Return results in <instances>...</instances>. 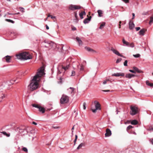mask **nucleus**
I'll return each mask as SVG.
<instances>
[{"instance_id": "obj_44", "label": "nucleus", "mask_w": 153, "mask_h": 153, "mask_svg": "<svg viewBox=\"0 0 153 153\" xmlns=\"http://www.w3.org/2000/svg\"><path fill=\"white\" fill-rule=\"evenodd\" d=\"M19 9H20V10L22 12H25V11H24V9L23 8H22V7H20L19 8Z\"/></svg>"}, {"instance_id": "obj_54", "label": "nucleus", "mask_w": 153, "mask_h": 153, "mask_svg": "<svg viewBox=\"0 0 153 153\" xmlns=\"http://www.w3.org/2000/svg\"><path fill=\"white\" fill-rule=\"evenodd\" d=\"M132 19H134V18L135 14L134 13H132Z\"/></svg>"}, {"instance_id": "obj_30", "label": "nucleus", "mask_w": 153, "mask_h": 153, "mask_svg": "<svg viewBox=\"0 0 153 153\" xmlns=\"http://www.w3.org/2000/svg\"><path fill=\"white\" fill-rule=\"evenodd\" d=\"M153 22V15L151 17L149 24L151 25Z\"/></svg>"}, {"instance_id": "obj_39", "label": "nucleus", "mask_w": 153, "mask_h": 153, "mask_svg": "<svg viewBox=\"0 0 153 153\" xmlns=\"http://www.w3.org/2000/svg\"><path fill=\"white\" fill-rule=\"evenodd\" d=\"M147 130L149 131H153V128L152 127H150L149 128L147 129Z\"/></svg>"}, {"instance_id": "obj_49", "label": "nucleus", "mask_w": 153, "mask_h": 153, "mask_svg": "<svg viewBox=\"0 0 153 153\" xmlns=\"http://www.w3.org/2000/svg\"><path fill=\"white\" fill-rule=\"evenodd\" d=\"M121 59H118L117 60L116 62L117 63H118L119 62H120V61H121Z\"/></svg>"}, {"instance_id": "obj_10", "label": "nucleus", "mask_w": 153, "mask_h": 153, "mask_svg": "<svg viewBox=\"0 0 153 153\" xmlns=\"http://www.w3.org/2000/svg\"><path fill=\"white\" fill-rule=\"evenodd\" d=\"M111 50L114 53L116 54V55L121 57L124 58V57L123 55L120 54L118 51H117L116 50H115L114 48H112L111 49Z\"/></svg>"}, {"instance_id": "obj_64", "label": "nucleus", "mask_w": 153, "mask_h": 153, "mask_svg": "<svg viewBox=\"0 0 153 153\" xmlns=\"http://www.w3.org/2000/svg\"><path fill=\"white\" fill-rule=\"evenodd\" d=\"M76 29V28L75 27H74V28L73 29V30H75Z\"/></svg>"}, {"instance_id": "obj_53", "label": "nucleus", "mask_w": 153, "mask_h": 153, "mask_svg": "<svg viewBox=\"0 0 153 153\" xmlns=\"http://www.w3.org/2000/svg\"><path fill=\"white\" fill-rule=\"evenodd\" d=\"M136 31H138L139 30L140 28V27H137L135 28Z\"/></svg>"}, {"instance_id": "obj_5", "label": "nucleus", "mask_w": 153, "mask_h": 153, "mask_svg": "<svg viewBox=\"0 0 153 153\" xmlns=\"http://www.w3.org/2000/svg\"><path fill=\"white\" fill-rule=\"evenodd\" d=\"M131 111L130 113L131 115H134L137 114L138 112V108L135 106H130Z\"/></svg>"}, {"instance_id": "obj_31", "label": "nucleus", "mask_w": 153, "mask_h": 153, "mask_svg": "<svg viewBox=\"0 0 153 153\" xmlns=\"http://www.w3.org/2000/svg\"><path fill=\"white\" fill-rule=\"evenodd\" d=\"M146 84L147 85L150 86L151 87L153 86V84L152 83H149L148 81H146Z\"/></svg>"}, {"instance_id": "obj_40", "label": "nucleus", "mask_w": 153, "mask_h": 153, "mask_svg": "<svg viewBox=\"0 0 153 153\" xmlns=\"http://www.w3.org/2000/svg\"><path fill=\"white\" fill-rule=\"evenodd\" d=\"M77 139V136L76 135H75V138L74 140V145H75L76 142V141Z\"/></svg>"}, {"instance_id": "obj_18", "label": "nucleus", "mask_w": 153, "mask_h": 153, "mask_svg": "<svg viewBox=\"0 0 153 153\" xmlns=\"http://www.w3.org/2000/svg\"><path fill=\"white\" fill-rule=\"evenodd\" d=\"M122 42H123V43L125 45L128 46H129V42L126 41L123 38V39Z\"/></svg>"}, {"instance_id": "obj_45", "label": "nucleus", "mask_w": 153, "mask_h": 153, "mask_svg": "<svg viewBox=\"0 0 153 153\" xmlns=\"http://www.w3.org/2000/svg\"><path fill=\"white\" fill-rule=\"evenodd\" d=\"M84 70V66L82 65L80 66V71H83Z\"/></svg>"}, {"instance_id": "obj_2", "label": "nucleus", "mask_w": 153, "mask_h": 153, "mask_svg": "<svg viewBox=\"0 0 153 153\" xmlns=\"http://www.w3.org/2000/svg\"><path fill=\"white\" fill-rule=\"evenodd\" d=\"M16 56L18 59L21 60H27L32 58V56L29 53L26 52H24L16 54Z\"/></svg>"}, {"instance_id": "obj_28", "label": "nucleus", "mask_w": 153, "mask_h": 153, "mask_svg": "<svg viewBox=\"0 0 153 153\" xmlns=\"http://www.w3.org/2000/svg\"><path fill=\"white\" fill-rule=\"evenodd\" d=\"M74 88H73L70 87L69 89H68L69 91H70V90H71V91H70L71 93L72 94L74 93Z\"/></svg>"}, {"instance_id": "obj_62", "label": "nucleus", "mask_w": 153, "mask_h": 153, "mask_svg": "<svg viewBox=\"0 0 153 153\" xmlns=\"http://www.w3.org/2000/svg\"><path fill=\"white\" fill-rule=\"evenodd\" d=\"M119 28H121V25L119 24Z\"/></svg>"}, {"instance_id": "obj_52", "label": "nucleus", "mask_w": 153, "mask_h": 153, "mask_svg": "<svg viewBox=\"0 0 153 153\" xmlns=\"http://www.w3.org/2000/svg\"><path fill=\"white\" fill-rule=\"evenodd\" d=\"M123 1L125 3H128L129 2V0H123Z\"/></svg>"}, {"instance_id": "obj_22", "label": "nucleus", "mask_w": 153, "mask_h": 153, "mask_svg": "<svg viewBox=\"0 0 153 153\" xmlns=\"http://www.w3.org/2000/svg\"><path fill=\"white\" fill-rule=\"evenodd\" d=\"M86 14V13L85 11L82 12L81 13H80L79 14V15L80 16V18L81 19H83V15H85Z\"/></svg>"}, {"instance_id": "obj_60", "label": "nucleus", "mask_w": 153, "mask_h": 153, "mask_svg": "<svg viewBox=\"0 0 153 153\" xmlns=\"http://www.w3.org/2000/svg\"><path fill=\"white\" fill-rule=\"evenodd\" d=\"M7 14L8 15H13V14H12V13H7Z\"/></svg>"}, {"instance_id": "obj_11", "label": "nucleus", "mask_w": 153, "mask_h": 153, "mask_svg": "<svg viewBox=\"0 0 153 153\" xmlns=\"http://www.w3.org/2000/svg\"><path fill=\"white\" fill-rule=\"evenodd\" d=\"M106 132L105 134V136L106 137H109L111 135V132L109 129H106Z\"/></svg>"}, {"instance_id": "obj_47", "label": "nucleus", "mask_w": 153, "mask_h": 153, "mask_svg": "<svg viewBox=\"0 0 153 153\" xmlns=\"http://www.w3.org/2000/svg\"><path fill=\"white\" fill-rule=\"evenodd\" d=\"M48 17H51V19H55L56 18L55 16H53L51 15H48Z\"/></svg>"}, {"instance_id": "obj_16", "label": "nucleus", "mask_w": 153, "mask_h": 153, "mask_svg": "<svg viewBox=\"0 0 153 153\" xmlns=\"http://www.w3.org/2000/svg\"><path fill=\"white\" fill-rule=\"evenodd\" d=\"M91 18V17L90 16L88 18L85 19L83 21V23L84 24L88 23L90 21Z\"/></svg>"}, {"instance_id": "obj_13", "label": "nucleus", "mask_w": 153, "mask_h": 153, "mask_svg": "<svg viewBox=\"0 0 153 153\" xmlns=\"http://www.w3.org/2000/svg\"><path fill=\"white\" fill-rule=\"evenodd\" d=\"M125 74H124L122 73H114L112 74V76H124Z\"/></svg>"}, {"instance_id": "obj_61", "label": "nucleus", "mask_w": 153, "mask_h": 153, "mask_svg": "<svg viewBox=\"0 0 153 153\" xmlns=\"http://www.w3.org/2000/svg\"><path fill=\"white\" fill-rule=\"evenodd\" d=\"M75 17H76V18L77 17V14L76 13H75Z\"/></svg>"}, {"instance_id": "obj_42", "label": "nucleus", "mask_w": 153, "mask_h": 153, "mask_svg": "<svg viewBox=\"0 0 153 153\" xmlns=\"http://www.w3.org/2000/svg\"><path fill=\"white\" fill-rule=\"evenodd\" d=\"M75 74V72L74 71H73L71 72V76H74Z\"/></svg>"}, {"instance_id": "obj_34", "label": "nucleus", "mask_w": 153, "mask_h": 153, "mask_svg": "<svg viewBox=\"0 0 153 153\" xmlns=\"http://www.w3.org/2000/svg\"><path fill=\"white\" fill-rule=\"evenodd\" d=\"M32 106L33 107L37 108L38 109H39V108L40 107V106H39L38 105L35 104H33L32 105Z\"/></svg>"}, {"instance_id": "obj_8", "label": "nucleus", "mask_w": 153, "mask_h": 153, "mask_svg": "<svg viewBox=\"0 0 153 153\" xmlns=\"http://www.w3.org/2000/svg\"><path fill=\"white\" fill-rule=\"evenodd\" d=\"M81 8V7L79 6L71 5L69 6V8L72 10H75L76 9H79Z\"/></svg>"}, {"instance_id": "obj_50", "label": "nucleus", "mask_w": 153, "mask_h": 153, "mask_svg": "<svg viewBox=\"0 0 153 153\" xmlns=\"http://www.w3.org/2000/svg\"><path fill=\"white\" fill-rule=\"evenodd\" d=\"M108 81H109L108 79H107V80H106L104 81L103 82V84H106L107 82Z\"/></svg>"}, {"instance_id": "obj_36", "label": "nucleus", "mask_w": 153, "mask_h": 153, "mask_svg": "<svg viewBox=\"0 0 153 153\" xmlns=\"http://www.w3.org/2000/svg\"><path fill=\"white\" fill-rule=\"evenodd\" d=\"M2 133H3L4 135L7 136L8 137H9L10 135L9 134H7V133L5 131L2 132Z\"/></svg>"}, {"instance_id": "obj_33", "label": "nucleus", "mask_w": 153, "mask_h": 153, "mask_svg": "<svg viewBox=\"0 0 153 153\" xmlns=\"http://www.w3.org/2000/svg\"><path fill=\"white\" fill-rule=\"evenodd\" d=\"M133 56L135 58H138L140 56V55L139 54H133Z\"/></svg>"}, {"instance_id": "obj_26", "label": "nucleus", "mask_w": 153, "mask_h": 153, "mask_svg": "<svg viewBox=\"0 0 153 153\" xmlns=\"http://www.w3.org/2000/svg\"><path fill=\"white\" fill-rule=\"evenodd\" d=\"M138 123L137 121L136 120H134L131 121V124L132 125H136Z\"/></svg>"}, {"instance_id": "obj_19", "label": "nucleus", "mask_w": 153, "mask_h": 153, "mask_svg": "<svg viewBox=\"0 0 153 153\" xmlns=\"http://www.w3.org/2000/svg\"><path fill=\"white\" fill-rule=\"evenodd\" d=\"M6 97V95L3 94H2L0 97V102L2 101V100Z\"/></svg>"}, {"instance_id": "obj_4", "label": "nucleus", "mask_w": 153, "mask_h": 153, "mask_svg": "<svg viewBox=\"0 0 153 153\" xmlns=\"http://www.w3.org/2000/svg\"><path fill=\"white\" fill-rule=\"evenodd\" d=\"M69 101V97L67 95L63 94L60 99V103L64 104L68 103Z\"/></svg>"}, {"instance_id": "obj_58", "label": "nucleus", "mask_w": 153, "mask_h": 153, "mask_svg": "<svg viewBox=\"0 0 153 153\" xmlns=\"http://www.w3.org/2000/svg\"><path fill=\"white\" fill-rule=\"evenodd\" d=\"M46 28L47 30H48V29H49V27L47 25H46Z\"/></svg>"}, {"instance_id": "obj_24", "label": "nucleus", "mask_w": 153, "mask_h": 153, "mask_svg": "<svg viewBox=\"0 0 153 153\" xmlns=\"http://www.w3.org/2000/svg\"><path fill=\"white\" fill-rule=\"evenodd\" d=\"M85 146V143H82L80 144L79 146L77 148V149H79L81 148L82 147L84 146Z\"/></svg>"}, {"instance_id": "obj_56", "label": "nucleus", "mask_w": 153, "mask_h": 153, "mask_svg": "<svg viewBox=\"0 0 153 153\" xmlns=\"http://www.w3.org/2000/svg\"><path fill=\"white\" fill-rule=\"evenodd\" d=\"M102 91H103L105 92H108L110 91L109 90H102Z\"/></svg>"}, {"instance_id": "obj_37", "label": "nucleus", "mask_w": 153, "mask_h": 153, "mask_svg": "<svg viewBox=\"0 0 153 153\" xmlns=\"http://www.w3.org/2000/svg\"><path fill=\"white\" fill-rule=\"evenodd\" d=\"M15 81H16V80L15 79L11 80H10V83H9V85H11V84H13V82H15Z\"/></svg>"}, {"instance_id": "obj_55", "label": "nucleus", "mask_w": 153, "mask_h": 153, "mask_svg": "<svg viewBox=\"0 0 153 153\" xmlns=\"http://www.w3.org/2000/svg\"><path fill=\"white\" fill-rule=\"evenodd\" d=\"M150 141L151 143L152 144H153V139H150Z\"/></svg>"}, {"instance_id": "obj_27", "label": "nucleus", "mask_w": 153, "mask_h": 153, "mask_svg": "<svg viewBox=\"0 0 153 153\" xmlns=\"http://www.w3.org/2000/svg\"><path fill=\"white\" fill-rule=\"evenodd\" d=\"M39 109L40 111L42 112L43 113H44L45 112V109L41 106L40 107Z\"/></svg>"}, {"instance_id": "obj_14", "label": "nucleus", "mask_w": 153, "mask_h": 153, "mask_svg": "<svg viewBox=\"0 0 153 153\" xmlns=\"http://www.w3.org/2000/svg\"><path fill=\"white\" fill-rule=\"evenodd\" d=\"M146 31V30L144 29H143L140 30L139 32V34L140 35L144 36V33Z\"/></svg>"}, {"instance_id": "obj_57", "label": "nucleus", "mask_w": 153, "mask_h": 153, "mask_svg": "<svg viewBox=\"0 0 153 153\" xmlns=\"http://www.w3.org/2000/svg\"><path fill=\"white\" fill-rule=\"evenodd\" d=\"M32 123H33V124L35 125H37V123H35V122H33Z\"/></svg>"}, {"instance_id": "obj_29", "label": "nucleus", "mask_w": 153, "mask_h": 153, "mask_svg": "<svg viewBox=\"0 0 153 153\" xmlns=\"http://www.w3.org/2000/svg\"><path fill=\"white\" fill-rule=\"evenodd\" d=\"M105 22H103L102 24L100 25V27H99V28L100 29H102L103 28L104 26H105Z\"/></svg>"}, {"instance_id": "obj_46", "label": "nucleus", "mask_w": 153, "mask_h": 153, "mask_svg": "<svg viewBox=\"0 0 153 153\" xmlns=\"http://www.w3.org/2000/svg\"><path fill=\"white\" fill-rule=\"evenodd\" d=\"M52 128H54V129H57L59 128V127L58 126H55V125L53 126H52Z\"/></svg>"}, {"instance_id": "obj_59", "label": "nucleus", "mask_w": 153, "mask_h": 153, "mask_svg": "<svg viewBox=\"0 0 153 153\" xmlns=\"http://www.w3.org/2000/svg\"><path fill=\"white\" fill-rule=\"evenodd\" d=\"M74 126H73L71 129V130H72V132H73V130H74Z\"/></svg>"}, {"instance_id": "obj_17", "label": "nucleus", "mask_w": 153, "mask_h": 153, "mask_svg": "<svg viewBox=\"0 0 153 153\" xmlns=\"http://www.w3.org/2000/svg\"><path fill=\"white\" fill-rule=\"evenodd\" d=\"M135 76V75L131 74H126V77L127 78H128V79H131L132 77H134Z\"/></svg>"}, {"instance_id": "obj_20", "label": "nucleus", "mask_w": 153, "mask_h": 153, "mask_svg": "<svg viewBox=\"0 0 153 153\" xmlns=\"http://www.w3.org/2000/svg\"><path fill=\"white\" fill-rule=\"evenodd\" d=\"M76 39L80 45H82V42L79 37H77Z\"/></svg>"}, {"instance_id": "obj_6", "label": "nucleus", "mask_w": 153, "mask_h": 153, "mask_svg": "<svg viewBox=\"0 0 153 153\" xmlns=\"http://www.w3.org/2000/svg\"><path fill=\"white\" fill-rule=\"evenodd\" d=\"M94 103L95 108L93 109L92 108H91V110L93 113H95L97 110H100L101 109L100 105L99 102L95 101Z\"/></svg>"}, {"instance_id": "obj_21", "label": "nucleus", "mask_w": 153, "mask_h": 153, "mask_svg": "<svg viewBox=\"0 0 153 153\" xmlns=\"http://www.w3.org/2000/svg\"><path fill=\"white\" fill-rule=\"evenodd\" d=\"M4 59H5L6 61L7 62H10V57L9 56H6Z\"/></svg>"}, {"instance_id": "obj_23", "label": "nucleus", "mask_w": 153, "mask_h": 153, "mask_svg": "<svg viewBox=\"0 0 153 153\" xmlns=\"http://www.w3.org/2000/svg\"><path fill=\"white\" fill-rule=\"evenodd\" d=\"M133 69L135 71H136L138 73H140L141 72V71L139 70L137 68L134 67H133Z\"/></svg>"}, {"instance_id": "obj_32", "label": "nucleus", "mask_w": 153, "mask_h": 153, "mask_svg": "<svg viewBox=\"0 0 153 153\" xmlns=\"http://www.w3.org/2000/svg\"><path fill=\"white\" fill-rule=\"evenodd\" d=\"M128 46L133 48L134 47V45L133 43H130L129 42V46Z\"/></svg>"}, {"instance_id": "obj_12", "label": "nucleus", "mask_w": 153, "mask_h": 153, "mask_svg": "<svg viewBox=\"0 0 153 153\" xmlns=\"http://www.w3.org/2000/svg\"><path fill=\"white\" fill-rule=\"evenodd\" d=\"M134 26L135 25L134 23L130 21L129 23V28L130 30H132L134 27Z\"/></svg>"}, {"instance_id": "obj_9", "label": "nucleus", "mask_w": 153, "mask_h": 153, "mask_svg": "<svg viewBox=\"0 0 153 153\" xmlns=\"http://www.w3.org/2000/svg\"><path fill=\"white\" fill-rule=\"evenodd\" d=\"M16 131H19V132L20 133H24V134H23V135H24L26 134L27 133V130L26 129H25V128L22 129L18 128H17V129H16Z\"/></svg>"}, {"instance_id": "obj_63", "label": "nucleus", "mask_w": 153, "mask_h": 153, "mask_svg": "<svg viewBox=\"0 0 153 153\" xmlns=\"http://www.w3.org/2000/svg\"><path fill=\"white\" fill-rule=\"evenodd\" d=\"M19 14V13L18 12V13L14 14Z\"/></svg>"}, {"instance_id": "obj_38", "label": "nucleus", "mask_w": 153, "mask_h": 153, "mask_svg": "<svg viewBox=\"0 0 153 153\" xmlns=\"http://www.w3.org/2000/svg\"><path fill=\"white\" fill-rule=\"evenodd\" d=\"M133 128V127L132 126H131V125H130V126H129L127 128V130L128 131V130L131 128Z\"/></svg>"}, {"instance_id": "obj_7", "label": "nucleus", "mask_w": 153, "mask_h": 153, "mask_svg": "<svg viewBox=\"0 0 153 153\" xmlns=\"http://www.w3.org/2000/svg\"><path fill=\"white\" fill-rule=\"evenodd\" d=\"M70 67L69 65L68 64L67 65L66 67H64L63 66H62V67L60 68L59 67L58 68V74H60L61 73V72H62V71L63 70H64V72L65 71H66L67 69H68Z\"/></svg>"}, {"instance_id": "obj_1", "label": "nucleus", "mask_w": 153, "mask_h": 153, "mask_svg": "<svg viewBox=\"0 0 153 153\" xmlns=\"http://www.w3.org/2000/svg\"><path fill=\"white\" fill-rule=\"evenodd\" d=\"M43 67H42L38 69L36 74L33 77L30 85H28V89L30 91H33L37 89L39 86L38 82L40 78L45 74Z\"/></svg>"}, {"instance_id": "obj_15", "label": "nucleus", "mask_w": 153, "mask_h": 153, "mask_svg": "<svg viewBox=\"0 0 153 153\" xmlns=\"http://www.w3.org/2000/svg\"><path fill=\"white\" fill-rule=\"evenodd\" d=\"M85 48L87 51H88L93 53H96V51L95 50L91 49V48L89 47H85Z\"/></svg>"}, {"instance_id": "obj_35", "label": "nucleus", "mask_w": 153, "mask_h": 153, "mask_svg": "<svg viewBox=\"0 0 153 153\" xmlns=\"http://www.w3.org/2000/svg\"><path fill=\"white\" fill-rule=\"evenodd\" d=\"M5 20L6 21H7V22H10L12 23H14V22L11 20H10V19H6Z\"/></svg>"}, {"instance_id": "obj_25", "label": "nucleus", "mask_w": 153, "mask_h": 153, "mask_svg": "<svg viewBox=\"0 0 153 153\" xmlns=\"http://www.w3.org/2000/svg\"><path fill=\"white\" fill-rule=\"evenodd\" d=\"M97 13L98 14L99 16V17H101L102 14V11L101 10H98L97 11Z\"/></svg>"}, {"instance_id": "obj_48", "label": "nucleus", "mask_w": 153, "mask_h": 153, "mask_svg": "<svg viewBox=\"0 0 153 153\" xmlns=\"http://www.w3.org/2000/svg\"><path fill=\"white\" fill-rule=\"evenodd\" d=\"M85 105H86V103L85 102H84L83 103V109L85 110L86 109V107H85Z\"/></svg>"}, {"instance_id": "obj_3", "label": "nucleus", "mask_w": 153, "mask_h": 153, "mask_svg": "<svg viewBox=\"0 0 153 153\" xmlns=\"http://www.w3.org/2000/svg\"><path fill=\"white\" fill-rule=\"evenodd\" d=\"M42 44L44 47L48 48V50L51 49L55 45L53 42L47 40H45Z\"/></svg>"}, {"instance_id": "obj_41", "label": "nucleus", "mask_w": 153, "mask_h": 153, "mask_svg": "<svg viewBox=\"0 0 153 153\" xmlns=\"http://www.w3.org/2000/svg\"><path fill=\"white\" fill-rule=\"evenodd\" d=\"M127 62L128 61L127 60H126L124 62V65L125 66H127Z\"/></svg>"}, {"instance_id": "obj_51", "label": "nucleus", "mask_w": 153, "mask_h": 153, "mask_svg": "<svg viewBox=\"0 0 153 153\" xmlns=\"http://www.w3.org/2000/svg\"><path fill=\"white\" fill-rule=\"evenodd\" d=\"M129 71L131 72L132 73H136V72L135 71H133V70L130 69V70H129Z\"/></svg>"}, {"instance_id": "obj_43", "label": "nucleus", "mask_w": 153, "mask_h": 153, "mask_svg": "<svg viewBox=\"0 0 153 153\" xmlns=\"http://www.w3.org/2000/svg\"><path fill=\"white\" fill-rule=\"evenodd\" d=\"M22 150L23 151L25 152H27L28 151L26 147H23Z\"/></svg>"}]
</instances>
